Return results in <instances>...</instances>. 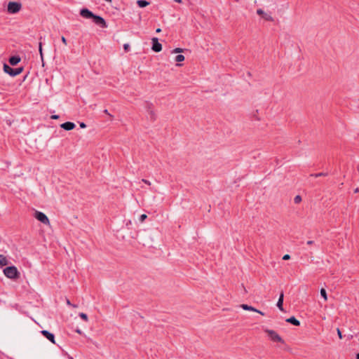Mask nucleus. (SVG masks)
<instances>
[{
    "mask_svg": "<svg viewBox=\"0 0 359 359\" xmlns=\"http://www.w3.org/2000/svg\"><path fill=\"white\" fill-rule=\"evenodd\" d=\"M123 48L126 51H128L130 49V45L128 43H125L123 45Z\"/></svg>",
    "mask_w": 359,
    "mask_h": 359,
    "instance_id": "a878e982",
    "label": "nucleus"
},
{
    "mask_svg": "<svg viewBox=\"0 0 359 359\" xmlns=\"http://www.w3.org/2000/svg\"><path fill=\"white\" fill-rule=\"evenodd\" d=\"M39 53H40V55H41V60H43V55L42 43H41V42H39Z\"/></svg>",
    "mask_w": 359,
    "mask_h": 359,
    "instance_id": "412c9836",
    "label": "nucleus"
},
{
    "mask_svg": "<svg viewBox=\"0 0 359 359\" xmlns=\"http://www.w3.org/2000/svg\"><path fill=\"white\" fill-rule=\"evenodd\" d=\"M80 127L81 128H85L86 127V125L84 123H80Z\"/></svg>",
    "mask_w": 359,
    "mask_h": 359,
    "instance_id": "72a5a7b5",
    "label": "nucleus"
},
{
    "mask_svg": "<svg viewBox=\"0 0 359 359\" xmlns=\"http://www.w3.org/2000/svg\"><path fill=\"white\" fill-rule=\"evenodd\" d=\"M142 182H144L147 184H149V185L151 184V182L147 180L143 179Z\"/></svg>",
    "mask_w": 359,
    "mask_h": 359,
    "instance_id": "473e14b6",
    "label": "nucleus"
},
{
    "mask_svg": "<svg viewBox=\"0 0 359 359\" xmlns=\"http://www.w3.org/2000/svg\"><path fill=\"white\" fill-rule=\"evenodd\" d=\"M21 8V3L16 1H10L8 4L7 10L9 13H16L20 11Z\"/></svg>",
    "mask_w": 359,
    "mask_h": 359,
    "instance_id": "f03ea898",
    "label": "nucleus"
},
{
    "mask_svg": "<svg viewBox=\"0 0 359 359\" xmlns=\"http://www.w3.org/2000/svg\"><path fill=\"white\" fill-rule=\"evenodd\" d=\"M76 332H77L78 333H79V334L81 333V331H80V330H78Z\"/></svg>",
    "mask_w": 359,
    "mask_h": 359,
    "instance_id": "37998d69",
    "label": "nucleus"
},
{
    "mask_svg": "<svg viewBox=\"0 0 359 359\" xmlns=\"http://www.w3.org/2000/svg\"><path fill=\"white\" fill-rule=\"evenodd\" d=\"M61 41H62V42L64 43V45H65V46H66V45L67 44V40H66V39H65V36H62V38H61Z\"/></svg>",
    "mask_w": 359,
    "mask_h": 359,
    "instance_id": "c85d7f7f",
    "label": "nucleus"
},
{
    "mask_svg": "<svg viewBox=\"0 0 359 359\" xmlns=\"http://www.w3.org/2000/svg\"><path fill=\"white\" fill-rule=\"evenodd\" d=\"M356 359H359V353L356 354Z\"/></svg>",
    "mask_w": 359,
    "mask_h": 359,
    "instance_id": "a19ab883",
    "label": "nucleus"
},
{
    "mask_svg": "<svg viewBox=\"0 0 359 359\" xmlns=\"http://www.w3.org/2000/svg\"><path fill=\"white\" fill-rule=\"evenodd\" d=\"M4 273L7 278L11 279H15L19 276V272L14 266L5 268L4 269Z\"/></svg>",
    "mask_w": 359,
    "mask_h": 359,
    "instance_id": "f257e3e1",
    "label": "nucleus"
},
{
    "mask_svg": "<svg viewBox=\"0 0 359 359\" xmlns=\"http://www.w3.org/2000/svg\"><path fill=\"white\" fill-rule=\"evenodd\" d=\"M41 334L50 341L53 344H55L54 334L48 332V330H42Z\"/></svg>",
    "mask_w": 359,
    "mask_h": 359,
    "instance_id": "9d476101",
    "label": "nucleus"
},
{
    "mask_svg": "<svg viewBox=\"0 0 359 359\" xmlns=\"http://www.w3.org/2000/svg\"><path fill=\"white\" fill-rule=\"evenodd\" d=\"M80 15L84 18H93L94 17V14L87 8L81 9Z\"/></svg>",
    "mask_w": 359,
    "mask_h": 359,
    "instance_id": "1a4fd4ad",
    "label": "nucleus"
},
{
    "mask_svg": "<svg viewBox=\"0 0 359 359\" xmlns=\"http://www.w3.org/2000/svg\"><path fill=\"white\" fill-rule=\"evenodd\" d=\"M184 60V56L183 55H177L175 57V61L177 62H181Z\"/></svg>",
    "mask_w": 359,
    "mask_h": 359,
    "instance_id": "aec40b11",
    "label": "nucleus"
},
{
    "mask_svg": "<svg viewBox=\"0 0 359 359\" xmlns=\"http://www.w3.org/2000/svg\"><path fill=\"white\" fill-rule=\"evenodd\" d=\"M286 322L291 323L295 326L300 325V322L294 316H292L286 319Z\"/></svg>",
    "mask_w": 359,
    "mask_h": 359,
    "instance_id": "ddd939ff",
    "label": "nucleus"
},
{
    "mask_svg": "<svg viewBox=\"0 0 359 359\" xmlns=\"http://www.w3.org/2000/svg\"><path fill=\"white\" fill-rule=\"evenodd\" d=\"M20 61V57L18 56H13L10 57L9 62L11 65H16Z\"/></svg>",
    "mask_w": 359,
    "mask_h": 359,
    "instance_id": "4468645a",
    "label": "nucleus"
},
{
    "mask_svg": "<svg viewBox=\"0 0 359 359\" xmlns=\"http://www.w3.org/2000/svg\"><path fill=\"white\" fill-rule=\"evenodd\" d=\"M283 299H284V294H283V292H281L280 294V297L278 298V302H277V306L281 311H284L283 307Z\"/></svg>",
    "mask_w": 359,
    "mask_h": 359,
    "instance_id": "f8f14e48",
    "label": "nucleus"
},
{
    "mask_svg": "<svg viewBox=\"0 0 359 359\" xmlns=\"http://www.w3.org/2000/svg\"><path fill=\"white\" fill-rule=\"evenodd\" d=\"M152 42V50L154 52L158 53L162 50V45L158 42V39L156 37L151 39Z\"/></svg>",
    "mask_w": 359,
    "mask_h": 359,
    "instance_id": "423d86ee",
    "label": "nucleus"
},
{
    "mask_svg": "<svg viewBox=\"0 0 359 359\" xmlns=\"http://www.w3.org/2000/svg\"><path fill=\"white\" fill-rule=\"evenodd\" d=\"M161 32V28H157V29H156V33H160Z\"/></svg>",
    "mask_w": 359,
    "mask_h": 359,
    "instance_id": "f704fd0d",
    "label": "nucleus"
},
{
    "mask_svg": "<svg viewBox=\"0 0 359 359\" xmlns=\"http://www.w3.org/2000/svg\"><path fill=\"white\" fill-rule=\"evenodd\" d=\"M8 264V260L6 257L3 255H0V266H4Z\"/></svg>",
    "mask_w": 359,
    "mask_h": 359,
    "instance_id": "dca6fc26",
    "label": "nucleus"
},
{
    "mask_svg": "<svg viewBox=\"0 0 359 359\" xmlns=\"http://www.w3.org/2000/svg\"><path fill=\"white\" fill-rule=\"evenodd\" d=\"M52 119H57L59 118L58 115H52L50 117Z\"/></svg>",
    "mask_w": 359,
    "mask_h": 359,
    "instance_id": "2f4dec72",
    "label": "nucleus"
},
{
    "mask_svg": "<svg viewBox=\"0 0 359 359\" xmlns=\"http://www.w3.org/2000/svg\"><path fill=\"white\" fill-rule=\"evenodd\" d=\"M253 116L255 117L256 120H259V118L257 116V114H254Z\"/></svg>",
    "mask_w": 359,
    "mask_h": 359,
    "instance_id": "e433bc0d",
    "label": "nucleus"
},
{
    "mask_svg": "<svg viewBox=\"0 0 359 359\" xmlns=\"http://www.w3.org/2000/svg\"><path fill=\"white\" fill-rule=\"evenodd\" d=\"M313 241H307V244H308V245H311V244H313Z\"/></svg>",
    "mask_w": 359,
    "mask_h": 359,
    "instance_id": "c9c22d12",
    "label": "nucleus"
},
{
    "mask_svg": "<svg viewBox=\"0 0 359 359\" xmlns=\"http://www.w3.org/2000/svg\"><path fill=\"white\" fill-rule=\"evenodd\" d=\"M175 1L179 4L182 3V0H175Z\"/></svg>",
    "mask_w": 359,
    "mask_h": 359,
    "instance_id": "4c0bfd02",
    "label": "nucleus"
},
{
    "mask_svg": "<svg viewBox=\"0 0 359 359\" xmlns=\"http://www.w3.org/2000/svg\"><path fill=\"white\" fill-rule=\"evenodd\" d=\"M93 22L99 25H101L103 27H107V24L104 18H102L100 16L94 15V17L93 18Z\"/></svg>",
    "mask_w": 359,
    "mask_h": 359,
    "instance_id": "6e6552de",
    "label": "nucleus"
},
{
    "mask_svg": "<svg viewBox=\"0 0 359 359\" xmlns=\"http://www.w3.org/2000/svg\"><path fill=\"white\" fill-rule=\"evenodd\" d=\"M354 192H355V193H358V192H359V189H358V188H356V189L354 190Z\"/></svg>",
    "mask_w": 359,
    "mask_h": 359,
    "instance_id": "58836bf2",
    "label": "nucleus"
},
{
    "mask_svg": "<svg viewBox=\"0 0 359 359\" xmlns=\"http://www.w3.org/2000/svg\"><path fill=\"white\" fill-rule=\"evenodd\" d=\"M320 295L325 299V301L327 300V292H326V290L324 288H321V290H320Z\"/></svg>",
    "mask_w": 359,
    "mask_h": 359,
    "instance_id": "6ab92c4d",
    "label": "nucleus"
},
{
    "mask_svg": "<svg viewBox=\"0 0 359 359\" xmlns=\"http://www.w3.org/2000/svg\"><path fill=\"white\" fill-rule=\"evenodd\" d=\"M327 175H328L327 172H318V173H316V174H311L310 176L311 177H325Z\"/></svg>",
    "mask_w": 359,
    "mask_h": 359,
    "instance_id": "a211bd4d",
    "label": "nucleus"
},
{
    "mask_svg": "<svg viewBox=\"0 0 359 359\" xmlns=\"http://www.w3.org/2000/svg\"><path fill=\"white\" fill-rule=\"evenodd\" d=\"M241 307L244 310H247V304H241Z\"/></svg>",
    "mask_w": 359,
    "mask_h": 359,
    "instance_id": "c756f323",
    "label": "nucleus"
},
{
    "mask_svg": "<svg viewBox=\"0 0 359 359\" xmlns=\"http://www.w3.org/2000/svg\"><path fill=\"white\" fill-rule=\"evenodd\" d=\"M302 201V197L299 195H297L294 198V203L297 204L299 203Z\"/></svg>",
    "mask_w": 359,
    "mask_h": 359,
    "instance_id": "4be33fe9",
    "label": "nucleus"
},
{
    "mask_svg": "<svg viewBox=\"0 0 359 359\" xmlns=\"http://www.w3.org/2000/svg\"><path fill=\"white\" fill-rule=\"evenodd\" d=\"M265 332L267 333L269 337L273 341L280 342L284 344V340L280 337V336L275 331L272 330L266 329L265 330Z\"/></svg>",
    "mask_w": 359,
    "mask_h": 359,
    "instance_id": "20e7f679",
    "label": "nucleus"
},
{
    "mask_svg": "<svg viewBox=\"0 0 359 359\" xmlns=\"http://www.w3.org/2000/svg\"><path fill=\"white\" fill-rule=\"evenodd\" d=\"M104 111L105 114H109L107 109H105Z\"/></svg>",
    "mask_w": 359,
    "mask_h": 359,
    "instance_id": "ea45409f",
    "label": "nucleus"
},
{
    "mask_svg": "<svg viewBox=\"0 0 359 359\" xmlns=\"http://www.w3.org/2000/svg\"><path fill=\"white\" fill-rule=\"evenodd\" d=\"M147 215H145V214H142V215L140 216V222H144V219H146V218H147Z\"/></svg>",
    "mask_w": 359,
    "mask_h": 359,
    "instance_id": "393cba45",
    "label": "nucleus"
},
{
    "mask_svg": "<svg viewBox=\"0 0 359 359\" xmlns=\"http://www.w3.org/2000/svg\"><path fill=\"white\" fill-rule=\"evenodd\" d=\"M79 316L85 321H88V320L87 315L84 313H80Z\"/></svg>",
    "mask_w": 359,
    "mask_h": 359,
    "instance_id": "5701e85b",
    "label": "nucleus"
},
{
    "mask_svg": "<svg viewBox=\"0 0 359 359\" xmlns=\"http://www.w3.org/2000/svg\"><path fill=\"white\" fill-rule=\"evenodd\" d=\"M67 304L68 305L72 306L73 307H76V305H74V304H71V302H70V301H69V299H67Z\"/></svg>",
    "mask_w": 359,
    "mask_h": 359,
    "instance_id": "7c9ffc66",
    "label": "nucleus"
},
{
    "mask_svg": "<svg viewBox=\"0 0 359 359\" xmlns=\"http://www.w3.org/2000/svg\"><path fill=\"white\" fill-rule=\"evenodd\" d=\"M107 2H111L112 0H105Z\"/></svg>",
    "mask_w": 359,
    "mask_h": 359,
    "instance_id": "79ce46f5",
    "label": "nucleus"
},
{
    "mask_svg": "<svg viewBox=\"0 0 359 359\" xmlns=\"http://www.w3.org/2000/svg\"><path fill=\"white\" fill-rule=\"evenodd\" d=\"M183 52V49L182 48H175L172 53H182Z\"/></svg>",
    "mask_w": 359,
    "mask_h": 359,
    "instance_id": "b1692460",
    "label": "nucleus"
},
{
    "mask_svg": "<svg viewBox=\"0 0 359 359\" xmlns=\"http://www.w3.org/2000/svg\"><path fill=\"white\" fill-rule=\"evenodd\" d=\"M35 217L44 224H49L50 221L48 217L43 212L36 211L35 213Z\"/></svg>",
    "mask_w": 359,
    "mask_h": 359,
    "instance_id": "39448f33",
    "label": "nucleus"
},
{
    "mask_svg": "<svg viewBox=\"0 0 359 359\" xmlns=\"http://www.w3.org/2000/svg\"><path fill=\"white\" fill-rule=\"evenodd\" d=\"M337 334H338L339 339H342L343 337H342V334H341V330L339 328H337Z\"/></svg>",
    "mask_w": 359,
    "mask_h": 359,
    "instance_id": "bb28decb",
    "label": "nucleus"
},
{
    "mask_svg": "<svg viewBox=\"0 0 359 359\" xmlns=\"http://www.w3.org/2000/svg\"><path fill=\"white\" fill-rule=\"evenodd\" d=\"M60 126L65 130H71L75 128V124L72 122H65L61 124Z\"/></svg>",
    "mask_w": 359,
    "mask_h": 359,
    "instance_id": "9b49d317",
    "label": "nucleus"
},
{
    "mask_svg": "<svg viewBox=\"0 0 359 359\" xmlns=\"http://www.w3.org/2000/svg\"><path fill=\"white\" fill-rule=\"evenodd\" d=\"M22 67L13 69L7 64L4 65V71L12 76H15L20 74L22 72Z\"/></svg>",
    "mask_w": 359,
    "mask_h": 359,
    "instance_id": "7ed1b4c3",
    "label": "nucleus"
},
{
    "mask_svg": "<svg viewBox=\"0 0 359 359\" xmlns=\"http://www.w3.org/2000/svg\"><path fill=\"white\" fill-rule=\"evenodd\" d=\"M257 13L259 15H262V18L264 20H266V21H270V22L273 21V17L271 15L264 13V11L261 8H259L257 10Z\"/></svg>",
    "mask_w": 359,
    "mask_h": 359,
    "instance_id": "0eeeda50",
    "label": "nucleus"
},
{
    "mask_svg": "<svg viewBox=\"0 0 359 359\" xmlns=\"http://www.w3.org/2000/svg\"><path fill=\"white\" fill-rule=\"evenodd\" d=\"M290 259V256L287 254L285 255L283 257V260H288Z\"/></svg>",
    "mask_w": 359,
    "mask_h": 359,
    "instance_id": "cd10ccee",
    "label": "nucleus"
},
{
    "mask_svg": "<svg viewBox=\"0 0 359 359\" xmlns=\"http://www.w3.org/2000/svg\"><path fill=\"white\" fill-rule=\"evenodd\" d=\"M248 311H255V312L259 313L262 316H264V313L263 312L256 309L255 308H254L253 306H248Z\"/></svg>",
    "mask_w": 359,
    "mask_h": 359,
    "instance_id": "f3484780",
    "label": "nucleus"
},
{
    "mask_svg": "<svg viewBox=\"0 0 359 359\" xmlns=\"http://www.w3.org/2000/svg\"><path fill=\"white\" fill-rule=\"evenodd\" d=\"M137 4L140 8H144L149 5V2L146 0H137Z\"/></svg>",
    "mask_w": 359,
    "mask_h": 359,
    "instance_id": "2eb2a0df",
    "label": "nucleus"
}]
</instances>
